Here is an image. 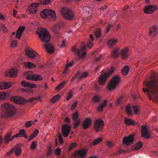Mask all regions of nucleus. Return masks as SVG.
<instances>
[{"mask_svg":"<svg viewBox=\"0 0 158 158\" xmlns=\"http://www.w3.org/2000/svg\"><path fill=\"white\" fill-rule=\"evenodd\" d=\"M143 90L150 100H158V75L153 73L143 83Z\"/></svg>","mask_w":158,"mask_h":158,"instance_id":"obj_1","label":"nucleus"},{"mask_svg":"<svg viewBox=\"0 0 158 158\" xmlns=\"http://www.w3.org/2000/svg\"><path fill=\"white\" fill-rule=\"evenodd\" d=\"M1 108L2 110V116L4 118L12 116L15 114L16 110L14 106L8 103L2 104Z\"/></svg>","mask_w":158,"mask_h":158,"instance_id":"obj_2","label":"nucleus"},{"mask_svg":"<svg viewBox=\"0 0 158 158\" xmlns=\"http://www.w3.org/2000/svg\"><path fill=\"white\" fill-rule=\"evenodd\" d=\"M36 33L38 35L41 40L44 42L48 43L51 39L48 31L44 28H39Z\"/></svg>","mask_w":158,"mask_h":158,"instance_id":"obj_3","label":"nucleus"},{"mask_svg":"<svg viewBox=\"0 0 158 158\" xmlns=\"http://www.w3.org/2000/svg\"><path fill=\"white\" fill-rule=\"evenodd\" d=\"M60 12L64 19L67 20L75 19V15L71 9L64 6L61 7Z\"/></svg>","mask_w":158,"mask_h":158,"instance_id":"obj_4","label":"nucleus"},{"mask_svg":"<svg viewBox=\"0 0 158 158\" xmlns=\"http://www.w3.org/2000/svg\"><path fill=\"white\" fill-rule=\"evenodd\" d=\"M120 80V78L118 75L114 76L109 82L107 86L109 90H111L116 88L118 85Z\"/></svg>","mask_w":158,"mask_h":158,"instance_id":"obj_5","label":"nucleus"},{"mask_svg":"<svg viewBox=\"0 0 158 158\" xmlns=\"http://www.w3.org/2000/svg\"><path fill=\"white\" fill-rule=\"evenodd\" d=\"M81 48L80 49H77L75 47H73L72 49V51L75 52L78 56V58L79 59L83 58V56L86 54V52H85L86 46L83 42L81 43Z\"/></svg>","mask_w":158,"mask_h":158,"instance_id":"obj_6","label":"nucleus"},{"mask_svg":"<svg viewBox=\"0 0 158 158\" xmlns=\"http://www.w3.org/2000/svg\"><path fill=\"white\" fill-rule=\"evenodd\" d=\"M114 69L111 68L108 73H105L101 74L99 79V82L101 85H103L106 82L107 78L113 73Z\"/></svg>","mask_w":158,"mask_h":158,"instance_id":"obj_7","label":"nucleus"},{"mask_svg":"<svg viewBox=\"0 0 158 158\" xmlns=\"http://www.w3.org/2000/svg\"><path fill=\"white\" fill-rule=\"evenodd\" d=\"M158 7L156 5H150L146 6L144 9V12L147 14H151L157 10Z\"/></svg>","mask_w":158,"mask_h":158,"instance_id":"obj_8","label":"nucleus"},{"mask_svg":"<svg viewBox=\"0 0 158 158\" xmlns=\"http://www.w3.org/2000/svg\"><path fill=\"white\" fill-rule=\"evenodd\" d=\"M87 153V150L83 148L76 151L75 152V156L77 158H85Z\"/></svg>","mask_w":158,"mask_h":158,"instance_id":"obj_9","label":"nucleus"},{"mask_svg":"<svg viewBox=\"0 0 158 158\" xmlns=\"http://www.w3.org/2000/svg\"><path fill=\"white\" fill-rule=\"evenodd\" d=\"M71 130L70 126L68 124H65L62 126L61 130L63 135L65 137L68 136Z\"/></svg>","mask_w":158,"mask_h":158,"instance_id":"obj_10","label":"nucleus"},{"mask_svg":"<svg viewBox=\"0 0 158 158\" xmlns=\"http://www.w3.org/2000/svg\"><path fill=\"white\" fill-rule=\"evenodd\" d=\"M103 126L104 122L102 120L99 119L96 120L94 127L96 131H101Z\"/></svg>","mask_w":158,"mask_h":158,"instance_id":"obj_11","label":"nucleus"},{"mask_svg":"<svg viewBox=\"0 0 158 158\" xmlns=\"http://www.w3.org/2000/svg\"><path fill=\"white\" fill-rule=\"evenodd\" d=\"M134 134L130 135L123 139V143L126 145H129L132 143L134 140Z\"/></svg>","mask_w":158,"mask_h":158,"instance_id":"obj_12","label":"nucleus"},{"mask_svg":"<svg viewBox=\"0 0 158 158\" xmlns=\"http://www.w3.org/2000/svg\"><path fill=\"white\" fill-rule=\"evenodd\" d=\"M129 50L128 47H125L120 51V55L122 59L125 60L127 58L129 55Z\"/></svg>","mask_w":158,"mask_h":158,"instance_id":"obj_13","label":"nucleus"},{"mask_svg":"<svg viewBox=\"0 0 158 158\" xmlns=\"http://www.w3.org/2000/svg\"><path fill=\"white\" fill-rule=\"evenodd\" d=\"M65 25V23L62 22H59L57 24H54L52 27V30L57 35L58 34V31Z\"/></svg>","mask_w":158,"mask_h":158,"instance_id":"obj_14","label":"nucleus"},{"mask_svg":"<svg viewBox=\"0 0 158 158\" xmlns=\"http://www.w3.org/2000/svg\"><path fill=\"white\" fill-rule=\"evenodd\" d=\"M72 118L74 122V127L75 128H76L79 126L80 123V120L78 116L77 112H76L73 114Z\"/></svg>","mask_w":158,"mask_h":158,"instance_id":"obj_15","label":"nucleus"},{"mask_svg":"<svg viewBox=\"0 0 158 158\" xmlns=\"http://www.w3.org/2000/svg\"><path fill=\"white\" fill-rule=\"evenodd\" d=\"M43 47L46 49L47 52L49 54L52 53L55 50V48L50 43L44 44Z\"/></svg>","mask_w":158,"mask_h":158,"instance_id":"obj_16","label":"nucleus"},{"mask_svg":"<svg viewBox=\"0 0 158 158\" xmlns=\"http://www.w3.org/2000/svg\"><path fill=\"white\" fill-rule=\"evenodd\" d=\"M10 100L12 102L17 104H23L25 102L23 98L18 96H12L10 98Z\"/></svg>","mask_w":158,"mask_h":158,"instance_id":"obj_17","label":"nucleus"},{"mask_svg":"<svg viewBox=\"0 0 158 158\" xmlns=\"http://www.w3.org/2000/svg\"><path fill=\"white\" fill-rule=\"evenodd\" d=\"M21 85L25 87V88H19V90L23 92H28L30 90V83L26 82L25 81H23Z\"/></svg>","mask_w":158,"mask_h":158,"instance_id":"obj_18","label":"nucleus"},{"mask_svg":"<svg viewBox=\"0 0 158 158\" xmlns=\"http://www.w3.org/2000/svg\"><path fill=\"white\" fill-rule=\"evenodd\" d=\"M141 134V136L145 139H148L149 138V133L147 130L146 126H142Z\"/></svg>","mask_w":158,"mask_h":158,"instance_id":"obj_19","label":"nucleus"},{"mask_svg":"<svg viewBox=\"0 0 158 158\" xmlns=\"http://www.w3.org/2000/svg\"><path fill=\"white\" fill-rule=\"evenodd\" d=\"M18 71L15 69H12L7 71L5 73V75L10 77H15L17 76Z\"/></svg>","mask_w":158,"mask_h":158,"instance_id":"obj_20","label":"nucleus"},{"mask_svg":"<svg viewBox=\"0 0 158 158\" xmlns=\"http://www.w3.org/2000/svg\"><path fill=\"white\" fill-rule=\"evenodd\" d=\"M91 122V119L90 118H86L82 124L83 128L85 129H87L90 126Z\"/></svg>","mask_w":158,"mask_h":158,"instance_id":"obj_21","label":"nucleus"},{"mask_svg":"<svg viewBox=\"0 0 158 158\" xmlns=\"http://www.w3.org/2000/svg\"><path fill=\"white\" fill-rule=\"evenodd\" d=\"M157 32V27L156 25H154L150 28L149 33V35L152 36H156Z\"/></svg>","mask_w":158,"mask_h":158,"instance_id":"obj_22","label":"nucleus"},{"mask_svg":"<svg viewBox=\"0 0 158 158\" xmlns=\"http://www.w3.org/2000/svg\"><path fill=\"white\" fill-rule=\"evenodd\" d=\"M39 3L35 2L30 5V13L35 14L38 10V6Z\"/></svg>","mask_w":158,"mask_h":158,"instance_id":"obj_23","label":"nucleus"},{"mask_svg":"<svg viewBox=\"0 0 158 158\" xmlns=\"http://www.w3.org/2000/svg\"><path fill=\"white\" fill-rule=\"evenodd\" d=\"M56 20L57 19L56 12L54 10L49 9L48 15V19Z\"/></svg>","mask_w":158,"mask_h":158,"instance_id":"obj_24","label":"nucleus"},{"mask_svg":"<svg viewBox=\"0 0 158 158\" xmlns=\"http://www.w3.org/2000/svg\"><path fill=\"white\" fill-rule=\"evenodd\" d=\"M49 9H44L41 10L40 12V16L43 19H48V15Z\"/></svg>","mask_w":158,"mask_h":158,"instance_id":"obj_25","label":"nucleus"},{"mask_svg":"<svg viewBox=\"0 0 158 158\" xmlns=\"http://www.w3.org/2000/svg\"><path fill=\"white\" fill-rule=\"evenodd\" d=\"M119 51V49L118 48H116L113 49L111 53L112 57L114 58H117L118 56Z\"/></svg>","mask_w":158,"mask_h":158,"instance_id":"obj_26","label":"nucleus"},{"mask_svg":"<svg viewBox=\"0 0 158 158\" xmlns=\"http://www.w3.org/2000/svg\"><path fill=\"white\" fill-rule=\"evenodd\" d=\"M20 144H18L12 148L13 152H14L16 156H19L21 155V150L19 147Z\"/></svg>","mask_w":158,"mask_h":158,"instance_id":"obj_27","label":"nucleus"},{"mask_svg":"<svg viewBox=\"0 0 158 158\" xmlns=\"http://www.w3.org/2000/svg\"><path fill=\"white\" fill-rule=\"evenodd\" d=\"M25 29V27L20 26L16 31V36L19 39Z\"/></svg>","mask_w":158,"mask_h":158,"instance_id":"obj_28","label":"nucleus"},{"mask_svg":"<svg viewBox=\"0 0 158 158\" xmlns=\"http://www.w3.org/2000/svg\"><path fill=\"white\" fill-rule=\"evenodd\" d=\"M11 85L10 82H2L0 83V88L2 89H6L9 88Z\"/></svg>","mask_w":158,"mask_h":158,"instance_id":"obj_29","label":"nucleus"},{"mask_svg":"<svg viewBox=\"0 0 158 158\" xmlns=\"http://www.w3.org/2000/svg\"><path fill=\"white\" fill-rule=\"evenodd\" d=\"M42 79V77L41 76L37 74L31 75L30 74V80L38 81L41 80Z\"/></svg>","mask_w":158,"mask_h":158,"instance_id":"obj_30","label":"nucleus"},{"mask_svg":"<svg viewBox=\"0 0 158 158\" xmlns=\"http://www.w3.org/2000/svg\"><path fill=\"white\" fill-rule=\"evenodd\" d=\"M117 41L118 40L117 39H111L107 41V44L109 47H111L115 45Z\"/></svg>","mask_w":158,"mask_h":158,"instance_id":"obj_31","label":"nucleus"},{"mask_svg":"<svg viewBox=\"0 0 158 158\" xmlns=\"http://www.w3.org/2000/svg\"><path fill=\"white\" fill-rule=\"evenodd\" d=\"M107 102V100H104L103 102L99 105L97 107L98 110L99 112H102L103 108L106 106Z\"/></svg>","mask_w":158,"mask_h":158,"instance_id":"obj_32","label":"nucleus"},{"mask_svg":"<svg viewBox=\"0 0 158 158\" xmlns=\"http://www.w3.org/2000/svg\"><path fill=\"white\" fill-rule=\"evenodd\" d=\"M126 112L128 116H131L132 114V111L129 104L127 105L126 107Z\"/></svg>","mask_w":158,"mask_h":158,"instance_id":"obj_33","label":"nucleus"},{"mask_svg":"<svg viewBox=\"0 0 158 158\" xmlns=\"http://www.w3.org/2000/svg\"><path fill=\"white\" fill-rule=\"evenodd\" d=\"M89 75L87 72H85L81 73L80 71V74L79 76L78 77V81L81 80L82 79L86 78Z\"/></svg>","mask_w":158,"mask_h":158,"instance_id":"obj_34","label":"nucleus"},{"mask_svg":"<svg viewBox=\"0 0 158 158\" xmlns=\"http://www.w3.org/2000/svg\"><path fill=\"white\" fill-rule=\"evenodd\" d=\"M38 55V53L30 48V59H35Z\"/></svg>","mask_w":158,"mask_h":158,"instance_id":"obj_35","label":"nucleus"},{"mask_svg":"<svg viewBox=\"0 0 158 158\" xmlns=\"http://www.w3.org/2000/svg\"><path fill=\"white\" fill-rule=\"evenodd\" d=\"M73 61H72L69 64H68L66 65L65 69L64 72L62 74H66L67 73V72L68 71L69 69V67H71L73 65Z\"/></svg>","mask_w":158,"mask_h":158,"instance_id":"obj_36","label":"nucleus"},{"mask_svg":"<svg viewBox=\"0 0 158 158\" xmlns=\"http://www.w3.org/2000/svg\"><path fill=\"white\" fill-rule=\"evenodd\" d=\"M142 146V143L140 142H139L133 146L132 148L134 150H137L141 148Z\"/></svg>","mask_w":158,"mask_h":158,"instance_id":"obj_37","label":"nucleus"},{"mask_svg":"<svg viewBox=\"0 0 158 158\" xmlns=\"http://www.w3.org/2000/svg\"><path fill=\"white\" fill-rule=\"evenodd\" d=\"M124 122L127 125H133L135 124V123L131 119L127 118H125Z\"/></svg>","mask_w":158,"mask_h":158,"instance_id":"obj_38","label":"nucleus"},{"mask_svg":"<svg viewBox=\"0 0 158 158\" xmlns=\"http://www.w3.org/2000/svg\"><path fill=\"white\" fill-rule=\"evenodd\" d=\"M100 101V97L97 95H95L92 99V101L94 103H99Z\"/></svg>","mask_w":158,"mask_h":158,"instance_id":"obj_39","label":"nucleus"},{"mask_svg":"<svg viewBox=\"0 0 158 158\" xmlns=\"http://www.w3.org/2000/svg\"><path fill=\"white\" fill-rule=\"evenodd\" d=\"M94 33L97 39L99 38L101 34V29L99 28L96 29Z\"/></svg>","mask_w":158,"mask_h":158,"instance_id":"obj_40","label":"nucleus"},{"mask_svg":"<svg viewBox=\"0 0 158 158\" xmlns=\"http://www.w3.org/2000/svg\"><path fill=\"white\" fill-rule=\"evenodd\" d=\"M26 131L24 129H21L19 131V132L15 135V136L18 137H23L26 133Z\"/></svg>","mask_w":158,"mask_h":158,"instance_id":"obj_41","label":"nucleus"},{"mask_svg":"<svg viewBox=\"0 0 158 158\" xmlns=\"http://www.w3.org/2000/svg\"><path fill=\"white\" fill-rule=\"evenodd\" d=\"M93 35L92 34H90L89 35L90 38L91 40V41L88 40L87 43V45L88 47L91 48L93 46L92 43L91 41H93L94 40V38L93 36Z\"/></svg>","mask_w":158,"mask_h":158,"instance_id":"obj_42","label":"nucleus"},{"mask_svg":"<svg viewBox=\"0 0 158 158\" xmlns=\"http://www.w3.org/2000/svg\"><path fill=\"white\" fill-rule=\"evenodd\" d=\"M129 68L127 66H125L122 69V73L123 75H126L128 73Z\"/></svg>","mask_w":158,"mask_h":158,"instance_id":"obj_43","label":"nucleus"},{"mask_svg":"<svg viewBox=\"0 0 158 158\" xmlns=\"http://www.w3.org/2000/svg\"><path fill=\"white\" fill-rule=\"evenodd\" d=\"M102 140V137H99L97 139H95L92 142V144L93 145H96L100 143Z\"/></svg>","mask_w":158,"mask_h":158,"instance_id":"obj_44","label":"nucleus"},{"mask_svg":"<svg viewBox=\"0 0 158 158\" xmlns=\"http://www.w3.org/2000/svg\"><path fill=\"white\" fill-rule=\"evenodd\" d=\"M66 82L63 81L61 83L59 84L56 87V89L57 91H59L63 87L64 85L65 84Z\"/></svg>","mask_w":158,"mask_h":158,"instance_id":"obj_45","label":"nucleus"},{"mask_svg":"<svg viewBox=\"0 0 158 158\" xmlns=\"http://www.w3.org/2000/svg\"><path fill=\"white\" fill-rule=\"evenodd\" d=\"M39 132V130L37 129H35L34 130L33 133L31 135H30V140L35 137L37 135Z\"/></svg>","mask_w":158,"mask_h":158,"instance_id":"obj_46","label":"nucleus"},{"mask_svg":"<svg viewBox=\"0 0 158 158\" xmlns=\"http://www.w3.org/2000/svg\"><path fill=\"white\" fill-rule=\"evenodd\" d=\"M37 146V143L35 141H33L30 145V149L32 150H35Z\"/></svg>","mask_w":158,"mask_h":158,"instance_id":"obj_47","label":"nucleus"},{"mask_svg":"<svg viewBox=\"0 0 158 158\" xmlns=\"http://www.w3.org/2000/svg\"><path fill=\"white\" fill-rule=\"evenodd\" d=\"M60 97V96L59 94H57L53 97L51 99L52 102L53 103H55L56 101L58 100Z\"/></svg>","mask_w":158,"mask_h":158,"instance_id":"obj_48","label":"nucleus"},{"mask_svg":"<svg viewBox=\"0 0 158 158\" xmlns=\"http://www.w3.org/2000/svg\"><path fill=\"white\" fill-rule=\"evenodd\" d=\"M80 74V71H78L75 74V75L73 76L71 80V82H73L76 78H78Z\"/></svg>","mask_w":158,"mask_h":158,"instance_id":"obj_49","label":"nucleus"},{"mask_svg":"<svg viewBox=\"0 0 158 158\" xmlns=\"http://www.w3.org/2000/svg\"><path fill=\"white\" fill-rule=\"evenodd\" d=\"M86 18V19H91L92 16V11H88L87 13H85Z\"/></svg>","mask_w":158,"mask_h":158,"instance_id":"obj_50","label":"nucleus"},{"mask_svg":"<svg viewBox=\"0 0 158 158\" xmlns=\"http://www.w3.org/2000/svg\"><path fill=\"white\" fill-rule=\"evenodd\" d=\"M6 94L4 92H0V100H3L6 98Z\"/></svg>","mask_w":158,"mask_h":158,"instance_id":"obj_51","label":"nucleus"},{"mask_svg":"<svg viewBox=\"0 0 158 158\" xmlns=\"http://www.w3.org/2000/svg\"><path fill=\"white\" fill-rule=\"evenodd\" d=\"M77 145V143L76 142H74L73 143H71L69 146L68 149L69 151H70L72 150V149L76 146Z\"/></svg>","mask_w":158,"mask_h":158,"instance_id":"obj_52","label":"nucleus"},{"mask_svg":"<svg viewBox=\"0 0 158 158\" xmlns=\"http://www.w3.org/2000/svg\"><path fill=\"white\" fill-rule=\"evenodd\" d=\"M40 100V97L36 98L34 97L32 98H30V105H33L35 102L33 103L34 100Z\"/></svg>","mask_w":158,"mask_h":158,"instance_id":"obj_53","label":"nucleus"},{"mask_svg":"<svg viewBox=\"0 0 158 158\" xmlns=\"http://www.w3.org/2000/svg\"><path fill=\"white\" fill-rule=\"evenodd\" d=\"M11 135V133H7L5 138V140L6 142H8L10 140V139L9 138L10 137Z\"/></svg>","mask_w":158,"mask_h":158,"instance_id":"obj_54","label":"nucleus"},{"mask_svg":"<svg viewBox=\"0 0 158 158\" xmlns=\"http://www.w3.org/2000/svg\"><path fill=\"white\" fill-rule=\"evenodd\" d=\"M30 71H26L24 73L23 76L26 77L27 79L30 80Z\"/></svg>","mask_w":158,"mask_h":158,"instance_id":"obj_55","label":"nucleus"},{"mask_svg":"<svg viewBox=\"0 0 158 158\" xmlns=\"http://www.w3.org/2000/svg\"><path fill=\"white\" fill-rule=\"evenodd\" d=\"M123 98V96H121L118 98V100H117L116 102V105H118L120 104Z\"/></svg>","mask_w":158,"mask_h":158,"instance_id":"obj_56","label":"nucleus"},{"mask_svg":"<svg viewBox=\"0 0 158 158\" xmlns=\"http://www.w3.org/2000/svg\"><path fill=\"white\" fill-rule=\"evenodd\" d=\"M133 109L135 114H137L139 113L138 108L136 106H134L133 107Z\"/></svg>","mask_w":158,"mask_h":158,"instance_id":"obj_57","label":"nucleus"},{"mask_svg":"<svg viewBox=\"0 0 158 158\" xmlns=\"http://www.w3.org/2000/svg\"><path fill=\"white\" fill-rule=\"evenodd\" d=\"M55 154L58 156H60L61 153V150L60 148H57L55 150Z\"/></svg>","mask_w":158,"mask_h":158,"instance_id":"obj_58","label":"nucleus"},{"mask_svg":"<svg viewBox=\"0 0 158 158\" xmlns=\"http://www.w3.org/2000/svg\"><path fill=\"white\" fill-rule=\"evenodd\" d=\"M25 52L26 55L28 58H30V49L29 47L26 48Z\"/></svg>","mask_w":158,"mask_h":158,"instance_id":"obj_59","label":"nucleus"},{"mask_svg":"<svg viewBox=\"0 0 158 158\" xmlns=\"http://www.w3.org/2000/svg\"><path fill=\"white\" fill-rule=\"evenodd\" d=\"M17 44L16 40L13 41L10 44V47L12 48H15Z\"/></svg>","mask_w":158,"mask_h":158,"instance_id":"obj_60","label":"nucleus"},{"mask_svg":"<svg viewBox=\"0 0 158 158\" xmlns=\"http://www.w3.org/2000/svg\"><path fill=\"white\" fill-rule=\"evenodd\" d=\"M77 103V101L76 100L72 104L71 106V109H75L76 107Z\"/></svg>","mask_w":158,"mask_h":158,"instance_id":"obj_61","label":"nucleus"},{"mask_svg":"<svg viewBox=\"0 0 158 158\" xmlns=\"http://www.w3.org/2000/svg\"><path fill=\"white\" fill-rule=\"evenodd\" d=\"M58 139L60 143L62 144L64 142V141L62 139V136L60 134H59L58 135Z\"/></svg>","mask_w":158,"mask_h":158,"instance_id":"obj_62","label":"nucleus"},{"mask_svg":"<svg viewBox=\"0 0 158 158\" xmlns=\"http://www.w3.org/2000/svg\"><path fill=\"white\" fill-rule=\"evenodd\" d=\"M23 64L24 66L26 68H28L30 69V62H23Z\"/></svg>","mask_w":158,"mask_h":158,"instance_id":"obj_63","label":"nucleus"},{"mask_svg":"<svg viewBox=\"0 0 158 158\" xmlns=\"http://www.w3.org/2000/svg\"><path fill=\"white\" fill-rule=\"evenodd\" d=\"M73 97V94L72 93V91H71L67 97L66 98V100L67 101L69 100L70 99Z\"/></svg>","mask_w":158,"mask_h":158,"instance_id":"obj_64","label":"nucleus"}]
</instances>
